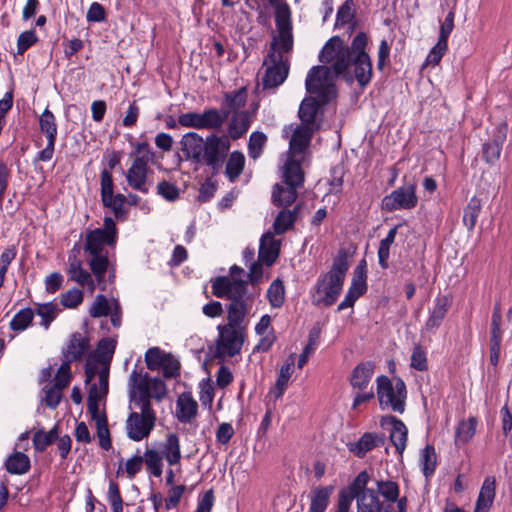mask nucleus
Instances as JSON below:
<instances>
[{"mask_svg":"<svg viewBox=\"0 0 512 512\" xmlns=\"http://www.w3.org/2000/svg\"><path fill=\"white\" fill-rule=\"evenodd\" d=\"M480 212L481 200L474 196L464 208L463 223L468 231H472L474 229Z\"/></svg>","mask_w":512,"mask_h":512,"instance_id":"obj_46","label":"nucleus"},{"mask_svg":"<svg viewBox=\"0 0 512 512\" xmlns=\"http://www.w3.org/2000/svg\"><path fill=\"white\" fill-rule=\"evenodd\" d=\"M502 313L500 304L496 303L491 317L490 336H489V361L496 367L500 359V349L502 343L503 331L501 329Z\"/></svg>","mask_w":512,"mask_h":512,"instance_id":"obj_9","label":"nucleus"},{"mask_svg":"<svg viewBox=\"0 0 512 512\" xmlns=\"http://www.w3.org/2000/svg\"><path fill=\"white\" fill-rule=\"evenodd\" d=\"M368 37L365 32H359L352 40L351 46H345L353 57H370L366 52Z\"/></svg>","mask_w":512,"mask_h":512,"instance_id":"obj_58","label":"nucleus"},{"mask_svg":"<svg viewBox=\"0 0 512 512\" xmlns=\"http://www.w3.org/2000/svg\"><path fill=\"white\" fill-rule=\"evenodd\" d=\"M267 142V136L263 132L255 131L250 135L248 142V155L250 158L256 160L258 159L262 152L263 148Z\"/></svg>","mask_w":512,"mask_h":512,"instance_id":"obj_54","label":"nucleus"},{"mask_svg":"<svg viewBox=\"0 0 512 512\" xmlns=\"http://www.w3.org/2000/svg\"><path fill=\"white\" fill-rule=\"evenodd\" d=\"M59 438V426L55 424L48 432L43 428L37 430L32 437L33 447L36 452L43 453Z\"/></svg>","mask_w":512,"mask_h":512,"instance_id":"obj_30","label":"nucleus"},{"mask_svg":"<svg viewBox=\"0 0 512 512\" xmlns=\"http://www.w3.org/2000/svg\"><path fill=\"white\" fill-rule=\"evenodd\" d=\"M155 423L156 417H147L132 412L126 421L127 436L133 441H141L149 436Z\"/></svg>","mask_w":512,"mask_h":512,"instance_id":"obj_10","label":"nucleus"},{"mask_svg":"<svg viewBox=\"0 0 512 512\" xmlns=\"http://www.w3.org/2000/svg\"><path fill=\"white\" fill-rule=\"evenodd\" d=\"M116 349V340L112 338H102L99 340L96 350L89 355L98 364L109 366Z\"/></svg>","mask_w":512,"mask_h":512,"instance_id":"obj_26","label":"nucleus"},{"mask_svg":"<svg viewBox=\"0 0 512 512\" xmlns=\"http://www.w3.org/2000/svg\"><path fill=\"white\" fill-rule=\"evenodd\" d=\"M275 24L277 31L292 30L291 10L286 2L277 5L275 8Z\"/></svg>","mask_w":512,"mask_h":512,"instance_id":"obj_51","label":"nucleus"},{"mask_svg":"<svg viewBox=\"0 0 512 512\" xmlns=\"http://www.w3.org/2000/svg\"><path fill=\"white\" fill-rule=\"evenodd\" d=\"M276 46V38H274L264 60V64H267V62L272 64L266 69L263 77L264 89L278 87L285 81L289 73V64L283 60L282 54L276 51Z\"/></svg>","mask_w":512,"mask_h":512,"instance_id":"obj_3","label":"nucleus"},{"mask_svg":"<svg viewBox=\"0 0 512 512\" xmlns=\"http://www.w3.org/2000/svg\"><path fill=\"white\" fill-rule=\"evenodd\" d=\"M312 137L309 127H297L290 140V150L293 153H302L308 147Z\"/></svg>","mask_w":512,"mask_h":512,"instance_id":"obj_38","label":"nucleus"},{"mask_svg":"<svg viewBox=\"0 0 512 512\" xmlns=\"http://www.w3.org/2000/svg\"><path fill=\"white\" fill-rule=\"evenodd\" d=\"M476 426L477 420L475 417H469L467 421H460L455 433V443L457 445L467 443L474 436Z\"/></svg>","mask_w":512,"mask_h":512,"instance_id":"obj_45","label":"nucleus"},{"mask_svg":"<svg viewBox=\"0 0 512 512\" xmlns=\"http://www.w3.org/2000/svg\"><path fill=\"white\" fill-rule=\"evenodd\" d=\"M418 203L416 183H406L382 199V209L393 212L413 209Z\"/></svg>","mask_w":512,"mask_h":512,"instance_id":"obj_4","label":"nucleus"},{"mask_svg":"<svg viewBox=\"0 0 512 512\" xmlns=\"http://www.w3.org/2000/svg\"><path fill=\"white\" fill-rule=\"evenodd\" d=\"M59 311L58 305L54 302L39 303L36 304L35 308V313L42 319L40 325L45 329L50 327V324L54 321Z\"/></svg>","mask_w":512,"mask_h":512,"instance_id":"obj_47","label":"nucleus"},{"mask_svg":"<svg viewBox=\"0 0 512 512\" xmlns=\"http://www.w3.org/2000/svg\"><path fill=\"white\" fill-rule=\"evenodd\" d=\"M95 424L97 429V437L99 439V446L104 450L111 449L112 441L105 412L102 413L101 417L97 419Z\"/></svg>","mask_w":512,"mask_h":512,"instance_id":"obj_53","label":"nucleus"},{"mask_svg":"<svg viewBox=\"0 0 512 512\" xmlns=\"http://www.w3.org/2000/svg\"><path fill=\"white\" fill-rule=\"evenodd\" d=\"M144 462L153 476L160 477L162 475V457L156 450L147 449L144 453Z\"/></svg>","mask_w":512,"mask_h":512,"instance_id":"obj_61","label":"nucleus"},{"mask_svg":"<svg viewBox=\"0 0 512 512\" xmlns=\"http://www.w3.org/2000/svg\"><path fill=\"white\" fill-rule=\"evenodd\" d=\"M496 480L493 476H488L484 479L481 486L476 505L481 506L487 511L493 504L495 498Z\"/></svg>","mask_w":512,"mask_h":512,"instance_id":"obj_35","label":"nucleus"},{"mask_svg":"<svg viewBox=\"0 0 512 512\" xmlns=\"http://www.w3.org/2000/svg\"><path fill=\"white\" fill-rule=\"evenodd\" d=\"M377 490L388 502H396L399 497V486L391 480L377 481Z\"/></svg>","mask_w":512,"mask_h":512,"instance_id":"obj_62","label":"nucleus"},{"mask_svg":"<svg viewBox=\"0 0 512 512\" xmlns=\"http://www.w3.org/2000/svg\"><path fill=\"white\" fill-rule=\"evenodd\" d=\"M331 68L324 65L313 66L306 77L305 87L308 93L317 91V88L323 85L331 84L329 82Z\"/></svg>","mask_w":512,"mask_h":512,"instance_id":"obj_23","label":"nucleus"},{"mask_svg":"<svg viewBox=\"0 0 512 512\" xmlns=\"http://www.w3.org/2000/svg\"><path fill=\"white\" fill-rule=\"evenodd\" d=\"M5 468L10 474L23 475L30 470L31 461L25 453L16 451L7 457Z\"/></svg>","mask_w":512,"mask_h":512,"instance_id":"obj_31","label":"nucleus"},{"mask_svg":"<svg viewBox=\"0 0 512 512\" xmlns=\"http://www.w3.org/2000/svg\"><path fill=\"white\" fill-rule=\"evenodd\" d=\"M104 245L113 246L114 242H109L108 238L103 235L102 229L97 228L87 232L85 237L84 251L91 256L104 254Z\"/></svg>","mask_w":512,"mask_h":512,"instance_id":"obj_24","label":"nucleus"},{"mask_svg":"<svg viewBox=\"0 0 512 512\" xmlns=\"http://www.w3.org/2000/svg\"><path fill=\"white\" fill-rule=\"evenodd\" d=\"M69 274L70 278L81 286H87L91 291L94 290L95 284L91 274L82 268V264L74 256L73 260L69 258Z\"/></svg>","mask_w":512,"mask_h":512,"instance_id":"obj_34","label":"nucleus"},{"mask_svg":"<svg viewBox=\"0 0 512 512\" xmlns=\"http://www.w3.org/2000/svg\"><path fill=\"white\" fill-rule=\"evenodd\" d=\"M236 294L237 296L233 297L227 306L228 323L225 326L237 328L244 321L249 307L245 299L247 294H239L237 291Z\"/></svg>","mask_w":512,"mask_h":512,"instance_id":"obj_15","label":"nucleus"},{"mask_svg":"<svg viewBox=\"0 0 512 512\" xmlns=\"http://www.w3.org/2000/svg\"><path fill=\"white\" fill-rule=\"evenodd\" d=\"M348 268V252L346 249L341 248L333 260L331 269L326 274L339 277V279L344 281Z\"/></svg>","mask_w":512,"mask_h":512,"instance_id":"obj_49","label":"nucleus"},{"mask_svg":"<svg viewBox=\"0 0 512 512\" xmlns=\"http://www.w3.org/2000/svg\"><path fill=\"white\" fill-rule=\"evenodd\" d=\"M370 480V476L367 471H361L356 478L352 481V483L348 487V491L353 494L356 499L363 495L365 492L369 491V488H366Z\"/></svg>","mask_w":512,"mask_h":512,"instance_id":"obj_63","label":"nucleus"},{"mask_svg":"<svg viewBox=\"0 0 512 512\" xmlns=\"http://www.w3.org/2000/svg\"><path fill=\"white\" fill-rule=\"evenodd\" d=\"M109 265L107 254L92 256L89 266L98 283H102Z\"/></svg>","mask_w":512,"mask_h":512,"instance_id":"obj_55","label":"nucleus"},{"mask_svg":"<svg viewBox=\"0 0 512 512\" xmlns=\"http://www.w3.org/2000/svg\"><path fill=\"white\" fill-rule=\"evenodd\" d=\"M333 491L334 486L332 485L313 488L309 493L310 507L308 512H325Z\"/></svg>","mask_w":512,"mask_h":512,"instance_id":"obj_20","label":"nucleus"},{"mask_svg":"<svg viewBox=\"0 0 512 512\" xmlns=\"http://www.w3.org/2000/svg\"><path fill=\"white\" fill-rule=\"evenodd\" d=\"M247 101V88L241 87L240 89L224 94L223 106L225 110H230L231 113L239 112Z\"/></svg>","mask_w":512,"mask_h":512,"instance_id":"obj_40","label":"nucleus"},{"mask_svg":"<svg viewBox=\"0 0 512 512\" xmlns=\"http://www.w3.org/2000/svg\"><path fill=\"white\" fill-rule=\"evenodd\" d=\"M422 472L426 478L431 477L436 469L437 456L434 446L427 444L421 453Z\"/></svg>","mask_w":512,"mask_h":512,"instance_id":"obj_50","label":"nucleus"},{"mask_svg":"<svg viewBox=\"0 0 512 512\" xmlns=\"http://www.w3.org/2000/svg\"><path fill=\"white\" fill-rule=\"evenodd\" d=\"M149 158L145 155L138 156L133 160L131 167L126 173L128 185L142 193H148L146 186Z\"/></svg>","mask_w":512,"mask_h":512,"instance_id":"obj_11","label":"nucleus"},{"mask_svg":"<svg viewBox=\"0 0 512 512\" xmlns=\"http://www.w3.org/2000/svg\"><path fill=\"white\" fill-rule=\"evenodd\" d=\"M285 288L280 279H275L269 286L267 297L272 307L279 308L285 300Z\"/></svg>","mask_w":512,"mask_h":512,"instance_id":"obj_56","label":"nucleus"},{"mask_svg":"<svg viewBox=\"0 0 512 512\" xmlns=\"http://www.w3.org/2000/svg\"><path fill=\"white\" fill-rule=\"evenodd\" d=\"M375 364L372 361L359 363L351 373L350 384L353 388L363 390L369 385L373 376Z\"/></svg>","mask_w":512,"mask_h":512,"instance_id":"obj_21","label":"nucleus"},{"mask_svg":"<svg viewBox=\"0 0 512 512\" xmlns=\"http://www.w3.org/2000/svg\"><path fill=\"white\" fill-rule=\"evenodd\" d=\"M100 195L102 204L110 202V196L114 193L113 177L109 170L103 169L100 174Z\"/></svg>","mask_w":512,"mask_h":512,"instance_id":"obj_57","label":"nucleus"},{"mask_svg":"<svg viewBox=\"0 0 512 512\" xmlns=\"http://www.w3.org/2000/svg\"><path fill=\"white\" fill-rule=\"evenodd\" d=\"M345 49L344 42L339 36L331 37L319 54L321 63H331Z\"/></svg>","mask_w":512,"mask_h":512,"instance_id":"obj_36","label":"nucleus"},{"mask_svg":"<svg viewBox=\"0 0 512 512\" xmlns=\"http://www.w3.org/2000/svg\"><path fill=\"white\" fill-rule=\"evenodd\" d=\"M245 157L242 152L233 151L226 162L225 174L230 182H234L243 172Z\"/></svg>","mask_w":512,"mask_h":512,"instance_id":"obj_37","label":"nucleus"},{"mask_svg":"<svg viewBox=\"0 0 512 512\" xmlns=\"http://www.w3.org/2000/svg\"><path fill=\"white\" fill-rule=\"evenodd\" d=\"M297 195V188L276 183L272 190V203L285 208L295 202Z\"/></svg>","mask_w":512,"mask_h":512,"instance_id":"obj_29","label":"nucleus"},{"mask_svg":"<svg viewBox=\"0 0 512 512\" xmlns=\"http://www.w3.org/2000/svg\"><path fill=\"white\" fill-rule=\"evenodd\" d=\"M230 116V110L210 108L202 112L203 129H220Z\"/></svg>","mask_w":512,"mask_h":512,"instance_id":"obj_28","label":"nucleus"},{"mask_svg":"<svg viewBox=\"0 0 512 512\" xmlns=\"http://www.w3.org/2000/svg\"><path fill=\"white\" fill-rule=\"evenodd\" d=\"M167 353L163 352L159 347L149 348L145 353V362L149 370L154 371L161 368L166 359Z\"/></svg>","mask_w":512,"mask_h":512,"instance_id":"obj_60","label":"nucleus"},{"mask_svg":"<svg viewBox=\"0 0 512 512\" xmlns=\"http://www.w3.org/2000/svg\"><path fill=\"white\" fill-rule=\"evenodd\" d=\"M353 56L349 53L348 49H344L333 61L329 67L336 77L343 75L348 82L353 81V77L347 73V69L352 65Z\"/></svg>","mask_w":512,"mask_h":512,"instance_id":"obj_41","label":"nucleus"},{"mask_svg":"<svg viewBox=\"0 0 512 512\" xmlns=\"http://www.w3.org/2000/svg\"><path fill=\"white\" fill-rule=\"evenodd\" d=\"M367 291V283L351 282V285L345 295L344 300L338 305L337 310L342 311L346 308L353 307L356 300L364 295Z\"/></svg>","mask_w":512,"mask_h":512,"instance_id":"obj_43","label":"nucleus"},{"mask_svg":"<svg viewBox=\"0 0 512 512\" xmlns=\"http://www.w3.org/2000/svg\"><path fill=\"white\" fill-rule=\"evenodd\" d=\"M127 201V197L121 193L112 194L110 196V202L107 204H103L104 207L110 208L116 219L124 220L126 219L127 211L124 208V204Z\"/></svg>","mask_w":512,"mask_h":512,"instance_id":"obj_59","label":"nucleus"},{"mask_svg":"<svg viewBox=\"0 0 512 512\" xmlns=\"http://www.w3.org/2000/svg\"><path fill=\"white\" fill-rule=\"evenodd\" d=\"M354 77L361 88L366 87L372 79V62L370 57H353Z\"/></svg>","mask_w":512,"mask_h":512,"instance_id":"obj_27","label":"nucleus"},{"mask_svg":"<svg viewBox=\"0 0 512 512\" xmlns=\"http://www.w3.org/2000/svg\"><path fill=\"white\" fill-rule=\"evenodd\" d=\"M320 103L315 97H305L299 107L298 116L301 122L308 127L315 122Z\"/></svg>","mask_w":512,"mask_h":512,"instance_id":"obj_33","label":"nucleus"},{"mask_svg":"<svg viewBox=\"0 0 512 512\" xmlns=\"http://www.w3.org/2000/svg\"><path fill=\"white\" fill-rule=\"evenodd\" d=\"M294 365L295 356L294 354H291L286 359V362L281 366L276 383L270 390V394H272L275 399L281 398L287 389L290 377L294 370Z\"/></svg>","mask_w":512,"mask_h":512,"instance_id":"obj_22","label":"nucleus"},{"mask_svg":"<svg viewBox=\"0 0 512 512\" xmlns=\"http://www.w3.org/2000/svg\"><path fill=\"white\" fill-rule=\"evenodd\" d=\"M344 281L339 277L324 274L317 280L316 292L322 295L319 298H314L313 303L316 305H324L325 307L332 306L341 294Z\"/></svg>","mask_w":512,"mask_h":512,"instance_id":"obj_7","label":"nucleus"},{"mask_svg":"<svg viewBox=\"0 0 512 512\" xmlns=\"http://www.w3.org/2000/svg\"><path fill=\"white\" fill-rule=\"evenodd\" d=\"M89 350V338L83 336L80 332H74L71 334L66 346L62 348L61 353L65 361L72 363L81 361Z\"/></svg>","mask_w":512,"mask_h":512,"instance_id":"obj_13","label":"nucleus"},{"mask_svg":"<svg viewBox=\"0 0 512 512\" xmlns=\"http://www.w3.org/2000/svg\"><path fill=\"white\" fill-rule=\"evenodd\" d=\"M163 454L170 465H175L180 462L181 450L179 437L175 433H170L166 436Z\"/></svg>","mask_w":512,"mask_h":512,"instance_id":"obj_42","label":"nucleus"},{"mask_svg":"<svg viewBox=\"0 0 512 512\" xmlns=\"http://www.w3.org/2000/svg\"><path fill=\"white\" fill-rule=\"evenodd\" d=\"M219 338L217 340V348L215 357L224 359L225 355L234 357L240 353L244 338L236 327H229L225 325L218 326Z\"/></svg>","mask_w":512,"mask_h":512,"instance_id":"obj_6","label":"nucleus"},{"mask_svg":"<svg viewBox=\"0 0 512 512\" xmlns=\"http://www.w3.org/2000/svg\"><path fill=\"white\" fill-rule=\"evenodd\" d=\"M39 127L47 140L57 139V123L54 114L46 108L39 117Z\"/></svg>","mask_w":512,"mask_h":512,"instance_id":"obj_44","label":"nucleus"},{"mask_svg":"<svg viewBox=\"0 0 512 512\" xmlns=\"http://www.w3.org/2000/svg\"><path fill=\"white\" fill-rule=\"evenodd\" d=\"M347 446L351 453L359 458H363L375 447H379V443H377L375 433L366 432L358 439V441L350 442Z\"/></svg>","mask_w":512,"mask_h":512,"instance_id":"obj_32","label":"nucleus"},{"mask_svg":"<svg viewBox=\"0 0 512 512\" xmlns=\"http://www.w3.org/2000/svg\"><path fill=\"white\" fill-rule=\"evenodd\" d=\"M107 500L111 505L113 512H123V500L120 493V488L117 482L110 481Z\"/></svg>","mask_w":512,"mask_h":512,"instance_id":"obj_64","label":"nucleus"},{"mask_svg":"<svg viewBox=\"0 0 512 512\" xmlns=\"http://www.w3.org/2000/svg\"><path fill=\"white\" fill-rule=\"evenodd\" d=\"M381 427L390 425V442L394 445L396 452L402 455L408 439V430L404 422L393 415L382 416L380 420Z\"/></svg>","mask_w":512,"mask_h":512,"instance_id":"obj_12","label":"nucleus"},{"mask_svg":"<svg viewBox=\"0 0 512 512\" xmlns=\"http://www.w3.org/2000/svg\"><path fill=\"white\" fill-rule=\"evenodd\" d=\"M283 180L286 186L299 188L304 183V172L299 161L289 158L284 166Z\"/></svg>","mask_w":512,"mask_h":512,"instance_id":"obj_25","label":"nucleus"},{"mask_svg":"<svg viewBox=\"0 0 512 512\" xmlns=\"http://www.w3.org/2000/svg\"><path fill=\"white\" fill-rule=\"evenodd\" d=\"M176 406V416L181 423H191L197 415L198 404L189 392L182 393L178 397Z\"/></svg>","mask_w":512,"mask_h":512,"instance_id":"obj_18","label":"nucleus"},{"mask_svg":"<svg viewBox=\"0 0 512 512\" xmlns=\"http://www.w3.org/2000/svg\"><path fill=\"white\" fill-rule=\"evenodd\" d=\"M131 382L133 383V389L131 390V401L135 404L140 405L141 413L139 415L147 417H156L154 410L151 405V392L149 391V377L145 374L141 377L136 370H133L131 374Z\"/></svg>","mask_w":512,"mask_h":512,"instance_id":"obj_5","label":"nucleus"},{"mask_svg":"<svg viewBox=\"0 0 512 512\" xmlns=\"http://www.w3.org/2000/svg\"><path fill=\"white\" fill-rule=\"evenodd\" d=\"M376 384V394L380 408L382 410L390 408L394 412L403 414L407 399V389L403 379L394 377L391 380L386 375H380L376 379Z\"/></svg>","mask_w":512,"mask_h":512,"instance_id":"obj_1","label":"nucleus"},{"mask_svg":"<svg viewBox=\"0 0 512 512\" xmlns=\"http://www.w3.org/2000/svg\"><path fill=\"white\" fill-rule=\"evenodd\" d=\"M451 300L448 296H437L434 300V307L425 323L427 331H435L442 324L449 308Z\"/></svg>","mask_w":512,"mask_h":512,"instance_id":"obj_17","label":"nucleus"},{"mask_svg":"<svg viewBox=\"0 0 512 512\" xmlns=\"http://www.w3.org/2000/svg\"><path fill=\"white\" fill-rule=\"evenodd\" d=\"M33 318V310L29 307L23 308L18 311L10 321V328L13 331H23L31 325Z\"/></svg>","mask_w":512,"mask_h":512,"instance_id":"obj_52","label":"nucleus"},{"mask_svg":"<svg viewBox=\"0 0 512 512\" xmlns=\"http://www.w3.org/2000/svg\"><path fill=\"white\" fill-rule=\"evenodd\" d=\"M252 121V113L248 110L234 113L227 126L229 137L232 140H238L243 137L249 130Z\"/></svg>","mask_w":512,"mask_h":512,"instance_id":"obj_16","label":"nucleus"},{"mask_svg":"<svg viewBox=\"0 0 512 512\" xmlns=\"http://www.w3.org/2000/svg\"><path fill=\"white\" fill-rule=\"evenodd\" d=\"M204 143L205 139L196 132H188L180 140L181 150L186 159H191L195 163H197L201 155Z\"/></svg>","mask_w":512,"mask_h":512,"instance_id":"obj_19","label":"nucleus"},{"mask_svg":"<svg viewBox=\"0 0 512 512\" xmlns=\"http://www.w3.org/2000/svg\"><path fill=\"white\" fill-rule=\"evenodd\" d=\"M230 149V142L225 136L214 133L208 135L202 147L197 163H203L211 168L212 176L217 175L225 162Z\"/></svg>","mask_w":512,"mask_h":512,"instance_id":"obj_2","label":"nucleus"},{"mask_svg":"<svg viewBox=\"0 0 512 512\" xmlns=\"http://www.w3.org/2000/svg\"><path fill=\"white\" fill-rule=\"evenodd\" d=\"M280 253V241L276 240L272 233L267 232L260 239L258 259L264 265L270 267L277 260Z\"/></svg>","mask_w":512,"mask_h":512,"instance_id":"obj_14","label":"nucleus"},{"mask_svg":"<svg viewBox=\"0 0 512 512\" xmlns=\"http://www.w3.org/2000/svg\"><path fill=\"white\" fill-rule=\"evenodd\" d=\"M212 294L217 298L231 300L239 294H247L248 281L244 279H231L229 276H217L210 279Z\"/></svg>","mask_w":512,"mask_h":512,"instance_id":"obj_8","label":"nucleus"},{"mask_svg":"<svg viewBox=\"0 0 512 512\" xmlns=\"http://www.w3.org/2000/svg\"><path fill=\"white\" fill-rule=\"evenodd\" d=\"M297 211L298 206H296L293 210L283 209L279 212L273 224L274 232L277 235H282L286 231L293 228L296 221Z\"/></svg>","mask_w":512,"mask_h":512,"instance_id":"obj_39","label":"nucleus"},{"mask_svg":"<svg viewBox=\"0 0 512 512\" xmlns=\"http://www.w3.org/2000/svg\"><path fill=\"white\" fill-rule=\"evenodd\" d=\"M380 503L375 490H369L357 498V512H379Z\"/></svg>","mask_w":512,"mask_h":512,"instance_id":"obj_48","label":"nucleus"}]
</instances>
